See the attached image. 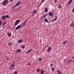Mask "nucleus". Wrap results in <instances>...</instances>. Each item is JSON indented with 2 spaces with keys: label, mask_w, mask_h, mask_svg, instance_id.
<instances>
[{
  "label": "nucleus",
  "mask_w": 74,
  "mask_h": 74,
  "mask_svg": "<svg viewBox=\"0 0 74 74\" xmlns=\"http://www.w3.org/2000/svg\"><path fill=\"white\" fill-rule=\"evenodd\" d=\"M47 12V8H46L45 10V12Z\"/></svg>",
  "instance_id": "nucleus-31"
},
{
  "label": "nucleus",
  "mask_w": 74,
  "mask_h": 74,
  "mask_svg": "<svg viewBox=\"0 0 74 74\" xmlns=\"http://www.w3.org/2000/svg\"><path fill=\"white\" fill-rule=\"evenodd\" d=\"M21 2V1H19L15 5V7H17V6L19 5L20 4V3Z\"/></svg>",
  "instance_id": "nucleus-7"
},
{
  "label": "nucleus",
  "mask_w": 74,
  "mask_h": 74,
  "mask_svg": "<svg viewBox=\"0 0 74 74\" xmlns=\"http://www.w3.org/2000/svg\"><path fill=\"white\" fill-rule=\"evenodd\" d=\"M25 46H22V48L23 49H24V48H25Z\"/></svg>",
  "instance_id": "nucleus-30"
},
{
  "label": "nucleus",
  "mask_w": 74,
  "mask_h": 74,
  "mask_svg": "<svg viewBox=\"0 0 74 74\" xmlns=\"http://www.w3.org/2000/svg\"><path fill=\"white\" fill-rule=\"evenodd\" d=\"M26 22H27V20H26L23 23V25H25V24H26Z\"/></svg>",
  "instance_id": "nucleus-15"
},
{
  "label": "nucleus",
  "mask_w": 74,
  "mask_h": 74,
  "mask_svg": "<svg viewBox=\"0 0 74 74\" xmlns=\"http://www.w3.org/2000/svg\"><path fill=\"white\" fill-rule=\"evenodd\" d=\"M54 2H55L56 3H57V1L56 0H55Z\"/></svg>",
  "instance_id": "nucleus-37"
},
{
  "label": "nucleus",
  "mask_w": 74,
  "mask_h": 74,
  "mask_svg": "<svg viewBox=\"0 0 74 74\" xmlns=\"http://www.w3.org/2000/svg\"><path fill=\"white\" fill-rule=\"evenodd\" d=\"M36 12H37V10H34L33 12V13H35V12L36 13Z\"/></svg>",
  "instance_id": "nucleus-19"
},
{
  "label": "nucleus",
  "mask_w": 74,
  "mask_h": 74,
  "mask_svg": "<svg viewBox=\"0 0 74 74\" xmlns=\"http://www.w3.org/2000/svg\"><path fill=\"white\" fill-rule=\"evenodd\" d=\"M40 71H41V70H40V69H39V68L38 69L36 70V71H37V72H38V73L39 72H40Z\"/></svg>",
  "instance_id": "nucleus-18"
},
{
  "label": "nucleus",
  "mask_w": 74,
  "mask_h": 74,
  "mask_svg": "<svg viewBox=\"0 0 74 74\" xmlns=\"http://www.w3.org/2000/svg\"><path fill=\"white\" fill-rule=\"evenodd\" d=\"M13 1V0H10L9 2H12Z\"/></svg>",
  "instance_id": "nucleus-34"
},
{
  "label": "nucleus",
  "mask_w": 74,
  "mask_h": 74,
  "mask_svg": "<svg viewBox=\"0 0 74 74\" xmlns=\"http://www.w3.org/2000/svg\"><path fill=\"white\" fill-rule=\"evenodd\" d=\"M8 45H11V43H8Z\"/></svg>",
  "instance_id": "nucleus-32"
},
{
  "label": "nucleus",
  "mask_w": 74,
  "mask_h": 74,
  "mask_svg": "<svg viewBox=\"0 0 74 74\" xmlns=\"http://www.w3.org/2000/svg\"><path fill=\"white\" fill-rule=\"evenodd\" d=\"M57 16H56V17L55 18V19L53 20V21H56V20L57 19Z\"/></svg>",
  "instance_id": "nucleus-21"
},
{
  "label": "nucleus",
  "mask_w": 74,
  "mask_h": 74,
  "mask_svg": "<svg viewBox=\"0 0 74 74\" xmlns=\"http://www.w3.org/2000/svg\"><path fill=\"white\" fill-rule=\"evenodd\" d=\"M47 22H48V20L47 19Z\"/></svg>",
  "instance_id": "nucleus-39"
},
{
  "label": "nucleus",
  "mask_w": 74,
  "mask_h": 74,
  "mask_svg": "<svg viewBox=\"0 0 74 74\" xmlns=\"http://www.w3.org/2000/svg\"><path fill=\"white\" fill-rule=\"evenodd\" d=\"M67 41L65 40L63 42V45H65L66 43H67Z\"/></svg>",
  "instance_id": "nucleus-9"
},
{
  "label": "nucleus",
  "mask_w": 74,
  "mask_h": 74,
  "mask_svg": "<svg viewBox=\"0 0 74 74\" xmlns=\"http://www.w3.org/2000/svg\"><path fill=\"white\" fill-rule=\"evenodd\" d=\"M48 12V9L47 8V12Z\"/></svg>",
  "instance_id": "nucleus-42"
},
{
  "label": "nucleus",
  "mask_w": 74,
  "mask_h": 74,
  "mask_svg": "<svg viewBox=\"0 0 74 74\" xmlns=\"http://www.w3.org/2000/svg\"><path fill=\"white\" fill-rule=\"evenodd\" d=\"M32 49H29V50L28 51V52H27V53H26L27 54V53H29V52H30V51H32Z\"/></svg>",
  "instance_id": "nucleus-17"
},
{
  "label": "nucleus",
  "mask_w": 74,
  "mask_h": 74,
  "mask_svg": "<svg viewBox=\"0 0 74 74\" xmlns=\"http://www.w3.org/2000/svg\"><path fill=\"white\" fill-rule=\"evenodd\" d=\"M45 21H46V22H47V18H45Z\"/></svg>",
  "instance_id": "nucleus-38"
},
{
  "label": "nucleus",
  "mask_w": 74,
  "mask_h": 74,
  "mask_svg": "<svg viewBox=\"0 0 74 74\" xmlns=\"http://www.w3.org/2000/svg\"><path fill=\"white\" fill-rule=\"evenodd\" d=\"M20 27H21V25H18V26H17L16 28L15 29L16 30H18L19 28H20Z\"/></svg>",
  "instance_id": "nucleus-5"
},
{
  "label": "nucleus",
  "mask_w": 74,
  "mask_h": 74,
  "mask_svg": "<svg viewBox=\"0 0 74 74\" xmlns=\"http://www.w3.org/2000/svg\"><path fill=\"white\" fill-rule=\"evenodd\" d=\"M74 27V24L73 25V27Z\"/></svg>",
  "instance_id": "nucleus-44"
},
{
  "label": "nucleus",
  "mask_w": 74,
  "mask_h": 74,
  "mask_svg": "<svg viewBox=\"0 0 74 74\" xmlns=\"http://www.w3.org/2000/svg\"><path fill=\"white\" fill-rule=\"evenodd\" d=\"M46 14L44 15L43 18H46Z\"/></svg>",
  "instance_id": "nucleus-25"
},
{
  "label": "nucleus",
  "mask_w": 74,
  "mask_h": 74,
  "mask_svg": "<svg viewBox=\"0 0 74 74\" xmlns=\"http://www.w3.org/2000/svg\"><path fill=\"white\" fill-rule=\"evenodd\" d=\"M7 36L9 37H11V32L9 31L7 34Z\"/></svg>",
  "instance_id": "nucleus-4"
},
{
  "label": "nucleus",
  "mask_w": 74,
  "mask_h": 74,
  "mask_svg": "<svg viewBox=\"0 0 74 74\" xmlns=\"http://www.w3.org/2000/svg\"><path fill=\"white\" fill-rule=\"evenodd\" d=\"M51 70L53 71H54V70H55L54 69H53V68H51Z\"/></svg>",
  "instance_id": "nucleus-27"
},
{
  "label": "nucleus",
  "mask_w": 74,
  "mask_h": 74,
  "mask_svg": "<svg viewBox=\"0 0 74 74\" xmlns=\"http://www.w3.org/2000/svg\"><path fill=\"white\" fill-rule=\"evenodd\" d=\"M2 25V22H1V21H0V26H1V25Z\"/></svg>",
  "instance_id": "nucleus-23"
},
{
  "label": "nucleus",
  "mask_w": 74,
  "mask_h": 74,
  "mask_svg": "<svg viewBox=\"0 0 74 74\" xmlns=\"http://www.w3.org/2000/svg\"><path fill=\"white\" fill-rule=\"evenodd\" d=\"M17 42L18 43H20V42H22V40H19L17 41Z\"/></svg>",
  "instance_id": "nucleus-16"
},
{
  "label": "nucleus",
  "mask_w": 74,
  "mask_h": 74,
  "mask_svg": "<svg viewBox=\"0 0 74 74\" xmlns=\"http://www.w3.org/2000/svg\"><path fill=\"white\" fill-rule=\"evenodd\" d=\"M1 18H2V19H5V15L3 16Z\"/></svg>",
  "instance_id": "nucleus-14"
},
{
  "label": "nucleus",
  "mask_w": 74,
  "mask_h": 74,
  "mask_svg": "<svg viewBox=\"0 0 74 74\" xmlns=\"http://www.w3.org/2000/svg\"><path fill=\"white\" fill-rule=\"evenodd\" d=\"M72 12H74V9H73V10H72Z\"/></svg>",
  "instance_id": "nucleus-36"
},
{
  "label": "nucleus",
  "mask_w": 74,
  "mask_h": 74,
  "mask_svg": "<svg viewBox=\"0 0 74 74\" xmlns=\"http://www.w3.org/2000/svg\"><path fill=\"white\" fill-rule=\"evenodd\" d=\"M5 24H6V22H5L4 23H3L2 24V26H3V25H5Z\"/></svg>",
  "instance_id": "nucleus-28"
},
{
  "label": "nucleus",
  "mask_w": 74,
  "mask_h": 74,
  "mask_svg": "<svg viewBox=\"0 0 74 74\" xmlns=\"http://www.w3.org/2000/svg\"><path fill=\"white\" fill-rule=\"evenodd\" d=\"M5 18H9V15H7V16H5Z\"/></svg>",
  "instance_id": "nucleus-22"
},
{
  "label": "nucleus",
  "mask_w": 74,
  "mask_h": 74,
  "mask_svg": "<svg viewBox=\"0 0 74 74\" xmlns=\"http://www.w3.org/2000/svg\"><path fill=\"white\" fill-rule=\"evenodd\" d=\"M8 1L7 0H5L2 2V5H6L8 3Z\"/></svg>",
  "instance_id": "nucleus-3"
},
{
  "label": "nucleus",
  "mask_w": 74,
  "mask_h": 74,
  "mask_svg": "<svg viewBox=\"0 0 74 74\" xmlns=\"http://www.w3.org/2000/svg\"><path fill=\"white\" fill-rule=\"evenodd\" d=\"M31 64L30 63H29V64H27V65H28V66H30Z\"/></svg>",
  "instance_id": "nucleus-35"
},
{
  "label": "nucleus",
  "mask_w": 74,
  "mask_h": 74,
  "mask_svg": "<svg viewBox=\"0 0 74 74\" xmlns=\"http://www.w3.org/2000/svg\"><path fill=\"white\" fill-rule=\"evenodd\" d=\"M57 72H58V74H62V73L60 72L59 70L57 71Z\"/></svg>",
  "instance_id": "nucleus-11"
},
{
  "label": "nucleus",
  "mask_w": 74,
  "mask_h": 74,
  "mask_svg": "<svg viewBox=\"0 0 74 74\" xmlns=\"http://www.w3.org/2000/svg\"><path fill=\"white\" fill-rule=\"evenodd\" d=\"M53 66V64H51L50 65V66Z\"/></svg>",
  "instance_id": "nucleus-40"
},
{
  "label": "nucleus",
  "mask_w": 74,
  "mask_h": 74,
  "mask_svg": "<svg viewBox=\"0 0 74 74\" xmlns=\"http://www.w3.org/2000/svg\"><path fill=\"white\" fill-rule=\"evenodd\" d=\"M7 59L8 60H9V58H7Z\"/></svg>",
  "instance_id": "nucleus-41"
},
{
  "label": "nucleus",
  "mask_w": 74,
  "mask_h": 74,
  "mask_svg": "<svg viewBox=\"0 0 74 74\" xmlns=\"http://www.w3.org/2000/svg\"><path fill=\"white\" fill-rule=\"evenodd\" d=\"M40 71L41 72L40 73L41 74H44L45 73V72L43 70H40Z\"/></svg>",
  "instance_id": "nucleus-12"
},
{
  "label": "nucleus",
  "mask_w": 74,
  "mask_h": 74,
  "mask_svg": "<svg viewBox=\"0 0 74 74\" xmlns=\"http://www.w3.org/2000/svg\"><path fill=\"white\" fill-rule=\"evenodd\" d=\"M72 58L73 59V58H74V57H72Z\"/></svg>",
  "instance_id": "nucleus-43"
},
{
  "label": "nucleus",
  "mask_w": 74,
  "mask_h": 74,
  "mask_svg": "<svg viewBox=\"0 0 74 74\" xmlns=\"http://www.w3.org/2000/svg\"><path fill=\"white\" fill-rule=\"evenodd\" d=\"M20 7H19L18 8H16V9H15V10H14V11H20V10H21V9L20 8Z\"/></svg>",
  "instance_id": "nucleus-6"
},
{
  "label": "nucleus",
  "mask_w": 74,
  "mask_h": 74,
  "mask_svg": "<svg viewBox=\"0 0 74 74\" xmlns=\"http://www.w3.org/2000/svg\"><path fill=\"white\" fill-rule=\"evenodd\" d=\"M42 60V59H41V58H38V61H41V60Z\"/></svg>",
  "instance_id": "nucleus-20"
},
{
  "label": "nucleus",
  "mask_w": 74,
  "mask_h": 74,
  "mask_svg": "<svg viewBox=\"0 0 74 74\" xmlns=\"http://www.w3.org/2000/svg\"><path fill=\"white\" fill-rule=\"evenodd\" d=\"M14 66L15 64H11L9 67V69L10 70H13L14 68Z\"/></svg>",
  "instance_id": "nucleus-1"
},
{
  "label": "nucleus",
  "mask_w": 74,
  "mask_h": 74,
  "mask_svg": "<svg viewBox=\"0 0 74 74\" xmlns=\"http://www.w3.org/2000/svg\"><path fill=\"white\" fill-rule=\"evenodd\" d=\"M49 15L51 16H53V13L52 12H49Z\"/></svg>",
  "instance_id": "nucleus-10"
},
{
  "label": "nucleus",
  "mask_w": 74,
  "mask_h": 74,
  "mask_svg": "<svg viewBox=\"0 0 74 74\" xmlns=\"http://www.w3.org/2000/svg\"><path fill=\"white\" fill-rule=\"evenodd\" d=\"M72 1H73V0H71V1H69V3H70V4H71Z\"/></svg>",
  "instance_id": "nucleus-24"
},
{
  "label": "nucleus",
  "mask_w": 74,
  "mask_h": 74,
  "mask_svg": "<svg viewBox=\"0 0 74 74\" xmlns=\"http://www.w3.org/2000/svg\"><path fill=\"white\" fill-rule=\"evenodd\" d=\"M59 8H62V5H60L58 6Z\"/></svg>",
  "instance_id": "nucleus-26"
},
{
  "label": "nucleus",
  "mask_w": 74,
  "mask_h": 74,
  "mask_svg": "<svg viewBox=\"0 0 74 74\" xmlns=\"http://www.w3.org/2000/svg\"><path fill=\"white\" fill-rule=\"evenodd\" d=\"M14 74H17V72L16 71H15L14 72Z\"/></svg>",
  "instance_id": "nucleus-29"
},
{
  "label": "nucleus",
  "mask_w": 74,
  "mask_h": 74,
  "mask_svg": "<svg viewBox=\"0 0 74 74\" xmlns=\"http://www.w3.org/2000/svg\"><path fill=\"white\" fill-rule=\"evenodd\" d=\"M21 49H18L16 51V53H18V52H19L21 51Z\"/></svg>",
  "instance_id": "nucleus-13"
},
{
  "label": "nucleus",
  "mask_w": 74,
  "mask_h": 74,
  "mask_svg": "<svg viewBox=\"0 0 74 74\" xmlns=\"http://www.w3.org/2000/svg\"><path fill=\"white\" fill-rule=\"evenodd\" d=\"M45 1V0H42V3L44 1Z\"/></svg>",
  "instance_id": "nucleus-33"
},
{
  "label": "nucleus",
  "mask_w": 74,
  "mask_h": 74,
  "mask_svg": "<svg viewBox=\"0 0 74 74\" xmlns=\"http://www.w3.org/2000/svg\"><path fill=\"white\" fill-rule=\"evenodd\" d=\"M20 22V20H17L14 23V26H16V25H18L19 23Z\"/></svg>",
  "instance_id": "nucleus-2"
},
{
  "label": "nucleus",
  "mask_w": 74,
  "mask_h": 74,
  "mask_svg": "<svg viewBox=\"0 0 74 74\" xmlns=\"http://www.w3.org/2000/svg\"><path fill=\"white\" fill-rule=\"evenodd\" d=\"M51 50V47H49L48 48V50L47 51L48 52H50Z\"/></svg>",
  "instance_id": "nucleus-8"
}]
</instances>
